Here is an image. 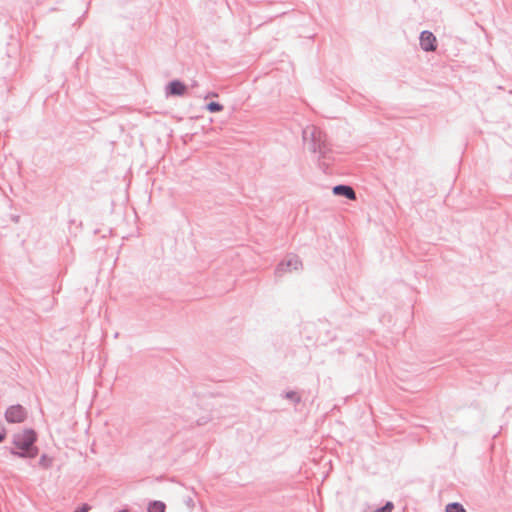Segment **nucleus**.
I'll use <instances>...</instances> for the list:
<instances>
[{"label":"nucleus","mask_w":512,"mask_h":512,"mask_svg":"<svg viewBox=\"0 0 512 512\" xmlns=\"http://www.w3.org/2000/svg\"><path fill=\"white\" fill-rule=\"evenodd\" d=\"M302 137L310 152L318 154V160L327 165V161L334 159V150L325 132L316 126H307L303 129Z\"/></svg>","instance_id":"obj_1"},{"label":"nucleus","mask_w":512,"mask_h":512,"mask_svg":"<svg viewBox=\"0 0 512 512\" xmlns=\"http://www.w3.org/2000/svg\"><path fill=\"white\" fill-rule=\"evenodd\" d=\"M37 434L33 429H25L13 436V444L16 449H11V454L20 458H35L38 455V448L35 446Z\"/></svg>","instance_id":"obj_2"},{"label":"nucleus","mask_w":512,"mask_h":512,"mask_svg":"<svg viewBox=\"0 0 512 512\" xmlns=\"http://www.w3.org/2000/svg\"><path fill=\"white\" fill-rule=\"evenodd\" d=\"M302 262L297 255H289L285 260L281 261L276 270L275 275L281 277L284 273L301 268Z\"/></svg>","instance_id":"obj_3"},{"label":"nucleus","mask_w":512,"mask_h":512,"mask_svg":"<svg viewBox=\"0 0 512 512\" xmlns=\"http://www.w3.org/2000/svg\"><path fill=\"white\" fill-rule=\"evenodd\" d=\"M27 417L25 408L19 404L10 406L5 413V418L9 423H21Z\"/></svg>","instance_id":"obj_4"},{"label":"nucleus","mask_w":512,"mask_h":512,"mask_svg":"<svg viewBox=\"0 0 512 512\" xmlns=\"http://www.w3.org/2000/svg\"><path fill=\"white\" fill-rule=\"evenodd\" d=\"M420 46L426 52H432L436 50V37L430 31H422L419 37Z\"/></svg>","instance_id":"obj_5"},{"label":"nucleus","mask_w":512,"mask_h":512,"mask_svg":"<svg viewBox=\"0 0 512 512\" xmlns=\"http://www.w3.org/2000/svg\"><path fill=\"white\" fill-rule=\"evenodd\" d=\"M186 91V86L179 80H173L166 86V94L171 96H182Z\"/></svg>","instance_id":"obj_6"},{"label":"nucleus","mask_w":512,"mask_h":512,"mask_svg":"<svg viewBox=\"0 0 512 512\" xmlns=\"http://www.w3.org/2000/svg\"><path fill=\"white\" fill-rule=\"evenodd\" d=\"M333 194L337 196H343L349 200L356 199V193L354 189L349 185L339 184L333 187Z\"/></svg>","instance_id":"obj_7"},{"label":"nucleus","mask_w":512,"mask_h":512,"mask_svg":"<svg viewBox=\"0 0 512 512\" xmlns=\"http://www.w3.org/2000/svg\"><path fill=\"white\" fill-rule=\"evenodd\" d=\"M166 505L162 501H151L148 505L147 512H165Z\"/></svg>","instance_id":"obj_8"},{"label":"nucleus","mask_w":512,"mask_h":512,"mask_svg":"<svg viewBox=\"0 0 512 512\" xmlns=\"http://www.w3.org/2000/svg\"><path fill=\"white\" fill-rule=\"evenodd\" d=\"M446 512H466L462 504L458 502L449 503L445 508Z\"/></svg>","instance_id":"obj_9"},{"label":"nucleus","mask_w":512,"mask_h":512,"mask_svg":"<svg viewBox=\"0 0 512 512\" xmlns=\"http://www.w3.org/2000/svg\"><path fill=\"white\" fill-rule=\"evenodd\" d=\"M52 458L47 456L46 454H43L41 457H40V460H39V465L41 467H43L44 469H48L51 467L52 465Z\"/></svg>","instance_id":"obj_10"},{"label":"nucleus","mask_w":512,"mask_h":512,"mask_svg":"<svg viewBox=\"0 0 512 512\" xmlns=\"http://www.w3.org/2000/svg\"><path fill=\"white\" fill-rule=\"evenodd\" d=\"M207 110L211 113L220 112L223 110V106L218 102H210L207 105Z\"/></svg>","instance_id":"obj_11"},{"label":"nucleus","mask_w":512,"mask_h":512,"mask_svg":"<svg viewBox=\"0 0 512 512\" xmlns=\"http://www.w3.org/2000/svg\"><path fill=\"white\" fill-rule=\"evenodd\" d=\"M286 399L293 401L298 404L301 401V397L295 391H288L284 394Z\"/></svg>","instance_id":"obj_12"},{"label":"nucleus","mask_w":512,"mask_h":512,"mask_svg":"<svg viewBox=\"0 0 512 512\" xmlns=\"http://www.w3.org/2000/svg\"><path fill=\"white\" fill-rule=\"evenodd\" d=\"M394 508V505L392 502L388 501L386 504L378 509H376L374 512H392Z\"/></svg>","instance_id":"obj_13"},{"label":"nucleus","mask_w":512,"mask_h":512,"mask_svg":"<svg viewBox=\"0 0 512 512\" xmlns=\"http://www.w3.org/2000/svg\"><path fill=\"white\" fill-rule=\"evenodd\" d=\"M90 510V506L88 504H83L78 510L74 512H88Z\"/></svg>","instance_id":"obj_14"},{"label":"nucleus","mask_w":512,"mask_h":512,"mask_svg":"<svg viewBox=\"0 0 512 512\" xmlns=\"http://www.w3.org/2000/svg\"><path fill=\"white\" fill-rule=\"evenodd\" d=\"M5 439V429L0 427V443Z\"/></svg>","instance_id":"obj_15"},{"label":"nucleus","mask_w":512,"mask_h":512,"mask_svg":"<svg viewBox=\"0 0 512 512\" xmlns=\"http://www.w3.org/2000/svg\"><path fill=\"white\" fill-rule=\"evenodd\" d=\"M117 512H129V510L128 509H122V510H119Z\"/></svg>","instance_id":"obj_16"}]
</instances>
